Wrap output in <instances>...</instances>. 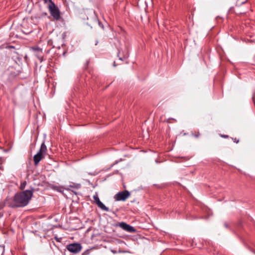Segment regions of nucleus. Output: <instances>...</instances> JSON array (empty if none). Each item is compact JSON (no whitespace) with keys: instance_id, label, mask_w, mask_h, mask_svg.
Segmentation results:
<instances>
[{"instance_id":"8","label":"nucleus","mask_w":255,"mask_h":255,"mask_svg":"<svg viewBox=\"0 0 255 255\" xmlns=\"http://www.w3.org/2000/svg\"><path fill=\"white\" fill-rule=\"evenodd\" d=\"M44 157V156L39 154H36L33 157L34 165H37L40 161Z\"/></svg>"},{"instance_id":"11","label":"nucleus","mask_w":255,"mask_h":255,"mask_svg":"<svg viewBox=\"0 0 255 255\" xmlns=\"http://www.w3.org/2000/svg\"><path fill=\"white\" fill-rule=\"evenodd\" d=\"M26 182L25 181H23V182H22L21 184H20V187H19V189L21 190H23L25 188V186L26 185Z\"/></svg>"},{"instance_id":"18","label":"nucleus","mask_w":255,"mask_h":255,"mask_svg":"<svg viewBox=\"0 0 255 255\" xmlns=\"http://www.w3.org/2000/svg\"><path fill=\"white\" fill-rule=\"evenodd\" d=\"M170 120H174L175 121H176V120H175V119H172H172H168L167 120V123H169V121Z\"/></svg>"},{"instance_id":"20","label":"nucleus","mask_w":255,"mask_h":255,"mask_svg":"<svg viewBox=\"0 0 255 255\" xmlns=\"http://www.w3.org/2000/svg\"><path fill=\"white\" fill-rule=\"evenodd\" d=\"M246 0H245V1H242V3H245V2H246Z\"/></svg>"},{"instance_id":"4","label":"nucleus","mask_w":255,"mask_h":255,"mask_svg":"<svg viewBox=\"0 0 255 255\" xmlns=\"http://www.w3.org/2000/svg\"><path fill=\"white\" fill-rule=\"evenodd\" d=\"M130 196L129 192L125 190L124 191L120 192L115 196V199L117 201H125Z\"/></svg>"},{"instance_id":"13","label":"nucleus","mask_w":255,"mask_h":255,"mask_svg":"<svg viewBox=\"0 0 255 255\" xmlns=\"http://www.w3.org/2000/svg\"><path fill=\"white\" fill-rule=\"evenodd\" d=\"M44 3H49V4H51V3H54L52 0H43Z\"/></svg>"},{"instance_id":"19","label":"nucleus","mask_w":255,"mask_h":255,"mask_svg":"<svg viewBox=\"0 0 255 255\" xmlns=\"http://www.w3.org/2000/svg\"><path fill=\"white\" fill-rule=\"evenodd\" d=\"M112 252L114 254H116L117 253V252L116 251H113V250H112Z\"/></svg>"},{"instance_id":"17","label":"nucleus","mask_w":255,"mask_h":255,"mask_svg":"<svg viewBox=\"0 0 255 255\" xmlns=\"http://www.w3.org/2000/svg\"><path fill=\"white\" fill-rule=\"evenodd\" d=\"M234 141L235 142L238 143L239 142V140H237L236 138L234 139Z\"/></svg>"},{"instance_id":"9","label":"nucleus","mask_w":255,"mask_h":255,"mask_svg":"<svg viewBox=\"0 0 255 255\" xmlns=\"http://www.w3.org/2000/svg\"><path fill=\"white\" fill-rule=\"evenodd\" d=\"M35 55L36 56V57L39 59V60L40 62L43 61V59L42 53H38V52H37V53H35Z\"/></svg>"},{"instance_id":"12","label":"nucleus","mask_w":255,"mask_h":255,"mask_svg":"<svg viewBox=\"0 0 255 255\" xmlns=\"http://www.w3.org/2000/svg\"><path fill=\"white\" fill-rule=\"evenodd\" d=\"M200 135V133L199 131L195 132L194 133H193V135L196 138L199 137Z\"/></svg>"},{"instance_id":"1","label":"nucleus","mask_w":255,"mask_h":255,"mask_svg":"<svg viewBox=\"0 0 255 255\" xmlns=\"http://www.w3.org/2000/svg\"><path fill=\"white\" fill-rule=\"evenodd\" d=\"M34 189L26 190L16 193L13 197L12 202L9 204L11 208L24 207L29 203L33 196Z\"/></svg>"},{"instance_id":"22","label":"nucleus","mask_w":255,"mask_h":255,"mask_svg":"<svg viewBox=\"0 0 255 255\" xmlns=\"http://www.w3.org/2000/svg\"><path fill=\"white\" fill-rule=\"evenodd\" d=\"M113 65H114V66H116L115 62H114Z\"/></svg>"},{"instance_id":"6","label":"nucleus","mask_w":255,"mask_h":255,"mask_svg":"<svg viewBox=\"0 0 255 255\" xmlns=\"http://www.w3.org/2000/svg\"><path fill=\"white\" fill-rule=\"evenodd\" d=\"M93 199L94 200L95 202L98 205V206L101 208L102 210L105 211H109V209L99 199L98 197V195L97 193H96L93 196Z\"/></svg>"},{"instance_id":"21","label":"nucleus","mask_w":255,"mask_h":255,"mask_svg":"<svg viewBox=\"0 0 255 255\" xmlns=\"http://www.w3.org/2000/svg\"><path fill=\"white\" fill-rule=\"evenodd\" d=\"M98 41H96V43H95V45H97L98 44Z\"/></svg>"},{"instance_id":"5","label":"nucleus","mask_w":255,"mask_h":255,"mask_svg":"<svg viewBox=\"0 0 255 255\" xmlns=\"http://www.w3.org/2000/svg\"><path fill=\"white\" fill-rule=\"evenodd\" d=\"M117 226L121 228L124 230L129 233H134L136 231V230L134 227L130 226L128 224H127L125 222H120L118 223Z\"/></svg>"},{"instance_id":"14","label":"nucleus","mask_w":255,"mask_h":255,"mask_svg":"<svg viewBox=\"0 0 255 255\" xmlns=\"http://www.w3.org/2000/svg\"><path fill=\"white\" fill-rule=\"evenodd\" d=\"M89 254V250H87L85 252H84L82 255H88Z\"/></svg>"},{"instance_id":"3","label":"nucleus","mask_w":255,"mask_h":255,"mask_svg":"<svg viewBox=\"0 0 255 255\" xmlns=\"http://www.w3.org/2000/svg\"><path fill=\"white\" fill-rule=\"evenodd\" d=\"M66 249L72 253L77 254L81 251L82 247L80 244L73 243L67 245Z\"/></svg>"},{"instance_id":"2","label":"nucleus","mask_w":255,"mask_h":255,"mask_svg":"<svg viewBox=\"0 0 255 255\" xmlns=\"http://www.w3.org/2000/svg\"><path fill=\"white\" fill-rule=\"evenodd\" d=\"M49 12L53 18L58 20L60 18V12L54 3L49 4L48 6Z\"/></svg>"},{"instance_id":"10","label":"nucleus","mask_w":255,"mask_h":255,"mask_svg":"<svg viewBox=\"0 0 255 255\" xmlns=\"http://www.w3.org/2000/svg\"><path fill=\"white\" fill-rule=\"evenodd\" d=\"M33 50L35 52V53L38 52V53H42V49L40 48L39 47H33Z\"/></svg>"},{"instance_id":"16","label":"nucleus","mask_w":255,"mask_h":255,"mask_svg":"<svg viewBox=\"0 0 255 255\" xmlns=\"http://www.w3.org/2000/svg\"><path fill=\"white\" fill-rule=\"evenodd\" d=\"M225 228H228V224L226 222H225L224 224Z\"/></svg>"},{"instance_id":"7","label":"nucleus","mask_w":255,"mask_h":255,"mask_svg":"<svg viewBox=\"0 0 255 255\" xmlns=\"http://www.w3.org/2000/svg\"><path fill=\"white\" fill-rule=\"evenodd\" d=\"M47 147L45 144L44 142H43L41 144L40 148L37 153L42 155L43 156H45V155L47 154Z\"/></svg>"},{"instance_id":"15","label":"nucleus","mask_w":255,"mask_h":255,"mask_svg":"<svg viewBox=\"0 0 255 255\" xmlns=\"http://www.w3.org/2000/svg\"><path fill=\"white\" fill-rule=\"evenodd\" d=\"M221 136L224 138H228L229 136L228 135L221 134Z\"/></svg>"}]
</instances>
